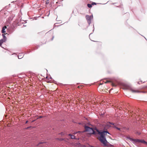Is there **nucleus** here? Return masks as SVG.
Segmentation results:
<instances>
[{"mask_svg": "<svg viewBox=\"0 0 147 147\" xmlns=\"http://www.w3.org/2000/svg\"><path fill=\"white\" fill-rule=\"evenodd\" d=\"M28 121H26V123H28Z\"/></svg>", "mask_w": 147, "mask_h": 147, "instance_id": "20", "label": "nucleus"}, {"mask_svg": "<svg viewBox=\"0 0 147 147\" xmlns=\"http://www.w3.org/2000/svg\"><path fill=\"white\" fill-rule=\"evenodd\" d=\"M112 85L113 86H115L113 84H112Z\"/></svg>", "mask_w": 147, "mask_h": 147, "instance_id": "19", "label": "nucleus"}, {"mask_svg": "<svg viewBox=\"0 0 147 147\" xmlns=\"http://www.w3.org/2000/svg\"><path fill=\"white\" fill-rule=\"evenodd\" d=\"M96 44L98 45L101 46L102 44V42H97L96 43Z\"/></svg>", "mask_w": 147, "mask_h": 147, "instance_id": "10", "label": "nucleus"}, {"mask_svg": "<svg viewBox=\"0 0 147 147\" xmlns=\"http://www.w3.org/2000/svg\"><path fill=\"white\" fill-rule=\"evenodd\" d=\"M85 131L88 132L89 134H96L95 131L92 128L90 127L86 126H85Z\"/></svg>", "mask_w": 147, "mask_h": 147, "instance_id": "3", "label": "nucleus"}, {"mask_svg": "<svg viewBox=\"0 0 147 147\" xmlns=\"http://www.w3.org/2000/svg\"><path fill=\"white\" fill-rule=\"evenodd\" d=\"M142 81H140V82H138V83L139 84H140L142 83Z\"/></svg>", "mask_w": 147, "mask_h": 147, "instance_id": "16", "label": "nucleus"}, {"mask_svg": "<svg viewBox=\"0 0 147 147\" xmlns=\"http://www.w3.org/2000/svg\"><path fill=\"white\" fill-rule=\"evenodd\" d=\"M116 128L117 129H118V130H120V128H118V127H116Z\"/></svg>", "mask_w": 147, "mask_h": 147, "instance_id": "18", "label": "nucleus"}, {"mask_svg": "<svg viewBox=\"0 0 147 147\" xmlns=\"http://www.w3.org/2000/svg\"><path fill=\"white\" fill-rule=\"evenodd\" d=\"M93 17L92 15L89 16L88 15H86V18L87 21L89 24H90L91 23V20L93 19Z\"/></svg>", "mask_w": 147, "mask_h": 147, "instance_id": "5", "label": "nucleus"}, {"mask_svg": "<svg viewBox=\"0 0 147 147\" xmlns=\"http://www.w3.org/2000/svg\"><path fill=\"white\" fill-rule=\"evenodd\" d=\"M96 130L98 134L100 135V136L99 138V140L104 146H106L107 142L105 136L107 133L109 134V133L106 131L100 132L97 129H96Z\"/></svg>", "mask_w": 147, "mask_h": 147, "instance_id": "1", "label": "nucleus"}, {"mask_svg": "<svg viewBox=\"0 0 147 147\" xmlns=\"http://www.w3.org/2000/svg\"><path fill=\"white\" fill-rule=\"evenodd\" d=\"M87 6L89 8H91L92 7V5L90 4H88Z\"/></svg>", "mask_w": 147, "mask_h": 147, "instance_id": "11", "label": "nucleus"}, {"mask_svg": "<svg viewBox=\"0 0 147 147\" xmlns=\"http://www.w3.org/2000/svg\"><path fill=\"white\" fill-rule=\"evenodd\" d=\"M62 135H64V134L63 132H61L60 134Z\"/></svg>", "mask_w": 147, "mask_h": 147, "instance_id": "17", "label": "nucleus"}, {"mask_svg": "<svg viewBox=\"0 0 147 147\" xmlns=\"http://www.w3.org/2000/svg\"><path fill=\"white\" fill-rule=\"evenodd\" d=\"M130 90L133 93L139 92L138 90H135L132 88H130Z\"/></svg>", "mask_w": 147, "mask_h": 147, "instance_id": "8", "label": "nucleus"}, {"mask_svg": "<svg viewBox=\"0 0 147 147\" xmlns=\"http://www.w3.org/2000/svg\"><path fill=\"white\" fill-rule=\"evenodd\" d=\"M96 4L97 3H96L94 2H92L91 4L92 5H96Z\"/></svg>", "mask_w": 147, "mask_h": 147, "instance_id": "13", "label": "nucleus"}, {"mask_svg": "<svg viewBox=\"0 0 147 147\" xmlns=\"http://www.w3.org/2000/svg\"><path fill=\"white\" fill-rule=\"evenodd\" d=\"M110 81H106V82H105V83H109V82H110Z\"/></svg>", "mask_w": 147, "mask_h": 147, "instance_id": "14", "label": "nucleus"}, {"mask_svg": "<svg viewBox=\"0 0 147 147\" xmlns=\"http://www.w3.org/2000/svg\"><path fill=\"white\" fill-rule=\"evenodd\" d=\"M127 138L130 141L133 142L134 143H142L146 144L147 145V142L143 140H139L138 139H133L130 137H128Z\"/></svg>", "mask_w": 147, "mask_h": 147, "instance_id": "2", "label": "nucleus"}, {"mask_svg": "<svg viewBox=\"0 0 147 147\" xmlns=\"http://www.w3.org/2000/svg\"><path fill=\"white\" fill-rule=\"evenodd\" d=\"M6 34L5 33H4V34H2V36H3V38H5V40H6V37H5V34Z\"/></svg>", "mask_w": 147, "mask_h": 147, "instance_id": "12", "label": "nucleus"}, {"mask_svg": "<svg viewBox=\"0 0 147 147\" xmlns=\"http://www.w3.org/2000/svg\"><path fill=\"white\" fill-rule=\"evenodd\" d=\"M111 125H114V123L110 122H107V123L104 124L103 125V126L105 129L107 130V129L109 128L111 126Z\"/></svg>", "mask_w": 147, "mask_h": 147, "instance_id": "4", "label": "nucleus"}, {"mask_svg": "<svg viewBox=\"0 0 147 147\" xmlns=\"http://www.w3.org/2000/svg\"><path fill=\"white\" fill-rule=\"evenodd\" d=\"M81 132H82L79 131L77 132L76 133H74V134H76L78 133V134H79V133H81Z\"/></svg>", "mask_w": 147, "mask_h": 147, "instance_id": "15", "label": "nucleus"}, {"mask_svg": "<svg viewBox=\"0 0 147 147\" xmlns=\"http://www.w3.org/2000/svg\"><path fill=\"white\" fill-rule=\"evenodd\" d=\"M69 136H71V138L72 139H75V136L74 135L69 134Z\"/></svg>", "mask_w": 147, "mask_h": 147, "instance_id": "9", "label": "nucleus"}, {"mask_svg": "<svg viewBox=\"0 0 147 147\" xmlns=\"http://www.w3.org/2000/svg\"><path fill=\"white\" fill-rule=\"evenodd\" d=\"M7 28V26H4L2 29L1 32L2 33H5L6 32L5 31V29Z\"/></svg>", "mask_w": 147, "mask_h": 147, "instance_id": "6", "label": "nucleus"}, {"mask_svg": "<svg viewBox=\"0 0 147 147\" xmlns=\"http://www.w3.org/2000/svg\"><path fill=\"white\" fill-rule=\"evenodd\" d=\"M6 40H5V38H3L0 40V46H1L2 45L3 42H5Z\"/></svg>", "mask_w": 147, "mask_h": 147, "instance_id": "7", "label": "nucleus"}]
</instances>
